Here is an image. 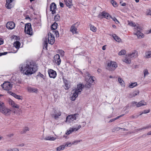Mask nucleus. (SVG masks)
Wrapping results in <instances>:
<instances>
[{"label":"nucleus","instance_id":"nucleus-14","mask_svg":"<svg viewBox=\"0 0 151 151\" xmlns=\"http://www.w3.org/2000/svg\"><path fill=\"white\" fill-rule=\"evenodd\" d=\"M48 73L50 78H54L56 76L57 74L56 71L53 70H49L48 71Z\"/></svg>","mask_w":151,"mask_h":151},{"label":"nucleus","instance_id":"nucleus-54","mask_svg":"<svg viewBox=\"0 0 151 151\" xmlns=\"http://www.w3.org/2000/svg\"><path fill=\"white\" fill-rule=\"evenodd\" d=\"M4 43L3 39L1 38H0V45Z\"/></svg>","mask_w":151,"mask_h":151},{"label":"nucleus","instance_id":"nucleus-5","mask_svg":"<svg viewBox=\"0 0 151 151\" xmlns=\"http://www.w3.org/2000/svg\"><path fill=\"white\" fill-rule=\"evenodd\" d=\"M134 31L136 32L134 33V34L137 36L138 38H141L144 37V35L140 32L141 28L140 26H137L135 28H134Z\"/></svg>","mask_w":151,"mask_h":151},{"label":"nucleus","instance_id":"nucleus-10","mask_svg":"<svg viewBox=\"0 0 151 151\" xmlns=\"http://www.w3.org/2000/svg\"><path fill=\"white\" fill-rule=\"evenodd\" d=\"M79 25V24L76 23L72 25L70 29V31L73 34L77 33V28Z\"/></svg>","mask_w":151,"mask_h":151},{"label":"nucleus","instance_id":"nucleus-26","mask_svg":"<svg viewBox=\"0 0 151 151\" xmlns=\"http://www.w3.org/2000/svg\"><path fill=\"white\" fill-rule=\"evenodd\" d=\"M65 147L64 145H61L56 148V151H60L61 150H63Z\"/></svg>","mask_w":151,"mask_h":151},{"label":"nucleus","instance_id":"nucleus-47","mask_svg":"<svg viewBox=\"0 0 151 151\" xmlns=\"http://www.w3.org/2000/svg\"><path fill=\"white\" fill-rule=\"evenodd\" d=\"M150 111V109L145 110H144L142 112V114H146L149 112Z\"/></svg>","mask_w":151,"mask_h":151},{"label":"nucleus","instance_id":"nucleus-40","mask_svg":"<svg viewBox=\"0 0 151 151\" xmlns=\"http://www.w3.org/2000/svg\"><path fill=\"white\" fill-rule=\"evenodd\" d=\"M113 20H114L116 24L119 23V21L115 17H111Z\"/></svg>","mask_w":151,"mask_h":151},{"label":"nucleus","instance_id":"nucleus-28","mask_svg":"<svg viewBox=\"0 0 151 151\" xmlns=\"http://www.w3.org/2000/svg\"><path fill=\"white\" fill-rule=\"evenodd\" d=\"M58 24L56 22L54 23L52 25L51 29L52 30H55L57 27Z\"/></svg>","mask_w":151,"mask_h":151},{"label":"nucleus","instance_id":"nucleus-48","mask_svg":"<svg viewBox=\"0 0 151 151\" xmlns=\"http://www.w3.org/2000/svg\"><path fill=\"white\" fill-rule=\"evenodd\" d=\"M147 15H151V9L148 10L146 12Z\"/></svg>","mask_w":151,"mask_h":151},{"label":"nucleus","instance_id":"nucleus-24","mask_svg":"<svg viewBox=\"0 0 151 151\" xmlns=\"http://www.w3.org/2000/svg\"><path fill=\"white\" fill-rule=\"evenodd\" d=\"M112 36L114 39L117 42H119L121 41V39L116 35L114 34Z\"/></svg>","mask_w":151,"mask_h":151},{"label":"nucleus","instance_id":"nucleus-19","mask_svg":"<svg viewBox=\"0 0 151 151\" xmlns=\"http://www.w3.org/2000/svg\"><path fill=\"white\" fill-rule=\"evenodd\" d=\"M27 90L28 92L31 93H37L38 91V89L37 88L29 87H27Z\"/></svg>","mask_w":151,"mask_h":151},{"label":"nucleus","instance_id":"nucleus-58","mask_svg":"<svg viewBox=\"0 0 151 151\" xmlns=\"http://www.w3.org/2000/svg\"><path fill=\"white\" fill-rule=\"evenodd\" d=\"M13 151H19V150L17 148H13Z\"/></svg>","mask_w":151,"mask_h":151},{"label":"nucleus","instance_id":"nucleus-27","mask_svg":"<svg viewBox=\"0 0 151 151\" xmlns=\"http://www.w3.org/2000/svg\"><path fill=\"white\" fill-rule=\"evenodd\" d=\"M44 139L45 140H50V141H53L56 138L53 137H45L44 138Z\"/></svg>","mask_w":151,"mask_h":151},{"label":"nucleus","instance_id":"nucleus-18","mask_svg":"<svg viewBox=\"0 0 151 151\" xmlns=\"http://www.w3.org/2000/svg\"><path fill=\"white\" fill-rule=\"evenodd\" d=\"M9 104L11 105L12 107L16 108H19V106L15 104L14 102L11 99H9Z\"/></svg>","mask_w":151,"mask_h":151},{"label":"nucleus","instance_id":"nucleus-22","mask_svg":"<svg viewBox=\"0 0 151 151\" xmlns=\"http://www.w3.org/2000/svg\"><path fill=\"white\" fill-rule=\"evenodd\" d=\"M147 105L146 103L143 100H142L139 102L137 104V107H139L142 106L146 105Z\"/></svg>","mask_w":151,"mask_h":151},{"label":"nucleus","instance_id":"nucleus-43","mask_svg":"<svg viewBox=\"0 0 151 151\" xmlns=\"http://www.w3.org/2000/svg\"><path fill=\"white\" fill-rule=\"evenodd\" d=\"M118 81L119 83H120L121 85H122V84H123L122 82H123L124 81L120 77H119L118 78Z\"/></svg>","mask_w":151,"mask_h":151},{"label":"nucleus","instance_id":"nucleus-25","mask_svg":"<svg viewBox=\"0 0 151 151\" xmlns=\"http://www.w3.org/2000/svg\"><path fill=\"white\" fill-rule=\"evenodd\" d=\"M21 45L20 43L18 41H16L14 43V45L16 48H19Z\"/></svg>","mask_w":151,"mask_h":151},{"label":"nucleus","instance_id":"nucleus-8","mask_svg":"<svg viewBox=\"0 0 151 151\" xmlns=\"http://www.w3.org/2000/svg\"><path fill=\"white\" fill-rule=\"evenodd\" d=\"M78 114H75L73 115H68L66 117V122H71L76 119V117H78Z\"/></svg>","mask_w":151,"mask_h":151},{"label":"nucleus","instance_id":"nucleus-56","mask_svg":"<svg viewBox=\"0 0 151 151\" xmlns=\"http://www.w3.org/2000/svg\"><path fill=\"white\" fill-rule=\"evenodd\" d=\"M14 134L13 133H12V134H8L7 135V136L8 137H11L13 136H14Z\"/></svg>","mask_w":151,"mask_h":151},{"label":"nucleus","instance_id":"nucleus-33","mask_svg":"<svg viewBox=\"0 0 151 151\" xmlns=\"http://www.w3.org/2000/svg\"><path fill=\"white\" fill-rule=\"evenodd\" d=\"M137 85V83L136 82H134L132 83L131 84H130L129 86V87L131 88H134V87L136 86Z\"/></svg>","mask_w":151,"mask_h":151},{"label":"nucleus","instance_id":"nucleus-3","mask_svg":"<svg viewBox=\"0 0 151 151\" xmlns=\"http://www.w3.org/2000/svg\"><path fill=\"white\" fill-rule=\"evenodd\" d=\"M137 55V52L134 51L132 53H130L128 55H126L125 59H124L123 61L126 63L129 64L131 62V59L133 57H136Z\"/></svg>","mask_w":151,"mask_h":151},{"label":"nucleus","instance_id":"nucleus-16","mask_svg":"<svg viewBox=\"0 0 151 151\" xmlns=\"http://www.w3.org/2000/svg\"><path fill=\"white\" fill-rule=\"evenodd\" d=\"M54 58L56 63L58 65H59L60 64L61 62V60L60 58L59 55L58 54L54 56Z\"/></svg>","mask_w":151,"mask_h":151},{"label":"nucleus","instance_id":"nucleus-59","mask_svg":"<svg viewBox=\"0 0 151 151\" xmlns=\"http://www.w3.org/2000/svg\"><path fill=\"white\" fill-rule=\"evenodd\" d=\"M8 93H9V94H10V95H12V96H13V94H14V93H13L12 92V91H8Z\"/></svg>","mask_w":151,"mask_h":151},{"label":"nucleus","instance_id":"nucleus-13","mask_svg":"<svg viewBox=\"0 0 151 151\" xmlns=\"http://www.w3.org/2000/svg\"><path fill=\"white\" fill-rule=\"evenodd\" d=\"M56 5L54 3H52L50 6V11L52 12V13L54 14L56 13Z\"/></svg>","mask_w":151,"mask_h":151},{"label":"nucleus","instance_id":"nucleus-31","mask_svg":"<svg viewBox=\"0 0 151 151\" xmlns=\"http://www.w3.org/2000/svg\"><path fill=\"white\" fill-rule=\"evenodd\" d=\"M145 55L147 58H151V51L146 52Z\"/></svg>","mask_w":151,"mask_h":151},{"label":"nucleus","instance_id":"nucleus-37","mask_svg":"<svg viewBox=\"0 0 151 151\" xmlns=\"http://www.w3.org/2000/svg\"><path fill=\"white\" fill-rule=\"evenodd\" d=\"M60 19V17L59 15L57 14L55 16L54 18V20L55 21L57 22Z\"/></svg>","mask_w":151,"mask_h":151},{"label":"nucleus","instance_id":"nucleus-9","mask_svg":"<svg viewBox=\"0 0 151 151\" xmlns=\"http://www.w3.org/2000/svg\"><path fill=\"white\" fill-rule=\"evenodd\" d=\"M47 39L49 44L52 45L55 42V37L54 35H52L51 33L49 32L48 35Z\"/></svg>","mask_w":151,"mask_h":151},{"label":"nucleus","instance_id":"nucleus-32","mask_svg":"<svg viewBox=\"0 0 151 151\" xmlns=\"http://www.w3.org/2000/svg\"><path fill=\"white\" fill-rule=\"evenodd\" d=\"M126 53V51L125 50H122L119 52L118 55H124Z\"/></svg>","mask_w":151,"mask_h":151},{"label":"nucleus","instance_id":"nucleus-42","mask_svg":"<svg viewBox=\"0 0 151 151\" xmlns=\"http://www.w3.org/2000/svg\"><path fill=\"white\" fill-rule=\"evenodd\" d=\"M72 132H73V130L71 128H70L69 130L67 131L66 132V134H69L71 133Z\"/></svg>","mask_w":151,"mask_h":151},{"label":"nucleus","instance_id":"nucleus-61","mask_svg":"<svg viewBox=\"0 0 151 151\" xmlns=\"http://www.w3.org/2000/svg\"><path fill=\"white\" fill-rule=\"evenodd\" d=\"M60 6L61 7H63L64 5H63V3H62L60 2Z\"/></svg>","mask_w":151,"mask_h":151},{"label":"nucleus","instance_id":"nucleus-6","mask_svg":"<svg viewBox=\"0 0 151 151\" xmlns=\"http://www.w3.org/2000/svg\"><path fill=\"white\" fill-rule=\"evenodd\" d=\"M13 85L10 82L6 81L3 84L1 85L2 88L4 90L6 91H9L11 89Z\"/></svg>","mask_w":151,"mask_h":151},{"label":"nucleus","instance_id":"nucleus-55","mask_svg":"<svg viewBox=\"0 0 151 151\" xmlns=\"http://www.w3.org/2000/svg\"><path fill=\"white\" fill-rule=\"evenodd\" d=\"M24 143H22L21 144H19V145H17V146H19V147H23V146H24Z\"/></svg>","mask_w":151,"mask_h":151},{"label":"nucleus","instance_id":"nucleus-49","mask_svg":"<svg viewBox=\"0 0 151 151\" xmlns=\"http://www.w3.org/2000/svg\"><path fill=\"white\" fill-rule=\"evenodd\" d=\"M29 128L28 127H26L24 130V132H21L22 133H24L26 132V131H29Z\"/></svg>","mask_w":151,"mask_h":151},{"label":"nucleus","instance_id":"nucleus-12","mask_svg":"<svg viewBox=\"0 0 151 151\" xmlns=\"http://www.w3.org/2000/svg\"><path fill=\"white\" fill-rule=\"evenodd\" d=\"M54 113L52 114L51 116L52 117L54 118L55 119H57L59 118V116L61 114V112L58 111L57 112L55 109L54 110Z\"/></svg>","mask_w":151,"mask_h":151},{"label":"nucleus","instance_id":"nucleus-46","mask_svg":"<svg viewBox=\"0 0 151 151\" xmlns=\"http://www.w3.org/2000/svg\"><path fill=\"white\" fill-rule=\"evenodd\" d=\"M21 110H19L18 111L17 110H14V113L16 114L17 115H19L20 114Z\"/></svg>","mask_w":151,"mask_h":151},{"label":"nucleus","instance_id":"nucleus-34","mask_svg":"<svg viewBox=\"0 0 151 151\" xmlns=\"http://www.w3.org/2000/svg\"><path fill=\"white\" fill-rule=\"evenodd\" d=\"M90 29L93 32H96V28L92 25H90Z\"/></svg>","mask_w":151,"mask_h":151},{"label":"nucleus","instance_id":"nucleus-53","mask_svg":"<svg viewBox=\"0 0 151 151\" xmlns=\"http://www.w3.org/2000/svg\"><path fill=\"white\" fill-rule=\"evenodd\" d=\"M60 54H61V55H62L63 56V55H64V52L63 50H61L60 51Z\"/></svg>","mask_w":151,"mask_h":151},{"label":"nucleus","instance_id":"nucleus-17","mask_svg":"<svg viewBox=\"0 0 151 151\" xmlns=\"http://www.w3.org/2000/svg\"><path fill=\"white\" fill-rule=\"evenodd\" d=\"M99 16L100 17L105 18L108 19H109L111 17L110 16L108 13L104 12H103L100 14Z\"/></svg>","mask_w":151,"mask_h":151},{"label":"nucleus","instance_id":"nucleus-11","mask_svg":"<svg viewBox=\"0 0 151 151\" xmlns=\"http://www.w3.org/2000/svg\"><path fill=\"white\" fill-rule=\"evenodd\" d=\"M11 110L8 109L5 106L0 111V112L2 114L6 115H8L10 114L11 112Z\"/></svg>","mask_w":151,"mask_h":151},{"label":"nucleus","instance_id":"nucleus-7","mask_svg":"<svg viewBox=\"0 0 151 151\" xmlns=\"http://www.w3.org/2000/svg\"><path fill=\"white\" fill-rule=\"evenodd\" d=\"M24 32L25 33L31 35L32 34V30L30 23H27L25 24L24 28Z\"/></svg>","mask_w":151,"mask_h":151},{"label":"nucleus","instance_id":"nucleus-2","mask_svg":"<svg viewBox=\"0 0 151 151\" xmlns=\"http://www.w3.org/2000/svg\"><path fill=\"white\" fill-rule=\"evenodd\" d=\"M84 86L83 84H79L77 85V88L73 90V94L71 98V100L74 101L78 96V95L80 94L84 88Z\"/></svg>","mask_w":151,"mask_h":151},{"label":"nucleus","instance_id":"nucleus-62","mask_svg":"<svg viewBox=\"0 0 151 151\" xmlns=\"http://www.w3.org/2000/svg\"><path fill=\"white\" fill-rule=\"evenodd\" d=\"M91 77V79L92 80V83L94 81V79L95 78V77H91V76L90 77V78Z\"/></svg>","mask_w":151,"mask_h":151},{"label":"nucleus","instance_id":"nucleus-4","mask_svg":"<svg viewBox=\"0 0 151 151\" xmlns=\"http://www.w3.org/2000/svg\"><path fill=\"white\" fill-rule=\"evenodd\" d=\"M117 67L116 63L113 61H110L107 63L106 69L108 70L112 71H114Z\"/></svg>","mask_w":151,"mask_h":151},{"label":"nucleus","instance_id":"nucleus-35","mask_svg":"<svg viewBox=\"0 0 151 151\" xmlns=\"http://www.w3.org/2000/svg\"><path fill=\"white\" fill-rule=\"evenodd\" d=\"M128 24L130 26L135 27V28L137 26H139V25H136L134 23H133L132 22H129Z\"/></svg>","mask_w":151,"mask_h":151},{"label":"nucleus","instance_id":"nucleus-50","mask_svg":"<svg viewBox=\"0 0 151 151\" xmlns=\"http://www.w3.org/2000/svg\"><path fill=\"white\" fill-rule=\"evenodd\" d=\"M114 129L115 130V131H118L119 130H120V129H122V128H120V127H114Z\"/></svg>","mask_w":151,"mask_h":151},{"label":"nucleus","instance_id":"nucleus-44","mask_svg":"<svg viewBox=\"0 0 151 151\" xmlns=\"http://www.w3.org/2000/svg\"><path fill=\"white\" fill-rule=\"evenodd\" d=\"M82 141V140L81 139H79V140H76L74 141L72 143V144H76L78 142H81Z\"/></svg>","mask_w":151,"mask_h":151},{"label":"nucleus","instance_id":"nucleus-1","mask_svg":"<svg viewBox=\"0 0 151 151\" xmlns=\"http://www.w3.org/2000/svg\"><path fill=\"white\" fill-rule=\"evenodd\" d=\"M19 68L21 71L27 75H32L37 70L35 63L32 61H27L26 64L20 65Z\"/></svg>","mask_w":151,"mask_h":151},{"label":"nucleus","instance_id":"nucleus-39","mask_svg":"<svg viewBox=\"0 0 151 151\" xmlns=\"http://www.w3.org/2000/svg\"><path fill=\"white\" fill-rule=\"evenodd\" d=\"M52 32L54 33V34L55 35L56 37H58L59 36V33L58 31L54 30L52 31Z\"/></svg>","mask_w":151,"mask_h":151},{"label":"nucleus","instance_id":"nucleus-30","mask_svg":"<svg viewBox=\"0 0 151 151\" xmlns=\"http://www.w3.org/2000/svg\"><path fill=\"white\" fill-rule=\"evenodd\" d=\"M143 73L144 75V77H145L146 76L148 75L149 74V73L147 69H144L143 71Z\"/></svg>","mask_w":151,"mask_h":151},{"label":"nucleus","instance_id":"nucleus-45","mask_svg":"<svg viewBox=\"0 0 151 151\" xmlns=\"http://www.w3.org/2000/svg\"><path fill=\"white\" fill-rule=\"evenodd\" d=\"M71 145V144L70 142H66L65 145H64L65 147H70Z\"/></svg>","mask_w":151,"mask_h":151},{"label":"nucleus","instance_id":"nucleus-23","mask_svg":"<svg viewBox=\"0 0 151 151\" xmlns=\"http://www.w3.org/2000/svg\"><path fill=\"white\" fill-rule=\"evenodd\" d=\"M65 2L66 6L69 8H71L72 6V3L71 0H65Z\"/></svg>","mask_w":151,"mask_h":151},{"label":"nucleus","instance_id":"nucleus-15","mask_svg":"<svg viewBox=\"0 0 151 151\" xmlns=\"http://www.w3.org/2000/svg\"><path fill=\"white\" fill-rule=\"evenodd\" d=\"M15 24L13 22H8L6 24V27L9 29H12L14 28Z\"/></svg>","mask_w":151,"mask_h":151},{"label":"nucleus","instance_id":"nucleus-41","mask_svg":"<svg viewBox=\"0 0 151 151\" xmlns=\"http://www.w3.org/2000/svg\"><path fill=\"white\" fill-rule=\"evenodd\" d=\"M44 47H45L46 49H47V47L48 43L47 41V39H46V40H45L44 42Z\"/></svg>","mask_w":151,"mask_h":151},{"label":"nucleus","instance_id":"nucleus-52","mask_svg":"<svg viewBox=\"0 0 151 151\" xmlns=\"http://www.w3.org/2000/svg\"><path fill=\"white\" fill-rule=\"evenodd\" d=\"M7 53V52H4L1 53L0 52V56L2 55H6Z\"/></svg>","mask_w":151,"mask_h":151},{"label":"nucleus","instance_id":"nucleus-60","mask_svg":"<svg viewBox=\"0 0 151 151\" xmlns=\"http://www.w3.org/2000/svg\"><path fill=\"white\" fill-rule=\"evenodd\" d=\"M73 130V132L74 131H77L78 130V129L77 128H71Z\"/></svg>","mask_w":151,"mask_h":151},{"label":"nucleus","instance_id":"nucleus-64","mask_svg":"<svg viewBox=\"0 0 151 151\" xmlns=\"http://www.w3.org/2000/svg\"><path fill=\"white\" fill-rule=\"evenodd\" d=\"M7 151H13V148H9L7 150Z\"/></svg>","mask_w":151,"mask_h":151},{"label":"nucleus","instance_id":"nucleus-21","mask_svg":"<svg viewBox=\"0 0 151 151\" xmlns=\"http://www.w3.org/2000/svg\"><path fill=\"white\" fill-rule=\"evenodd\" d=\"M139 93V91L138 90L135 91L134 92L131 93L129 94V97L130 98H132L137 95Z\"/></svg>","mask_w":151,"mask_h":151},{"label":"nucleus","instance_id":"nucleus-63","mask_svg":"<svg viewBox=\"0 0 151 151\" xmlns=\"http://www.w3.org/2000/svg\"><path fill=\"white\" fill-rule=\"evenodd\" d=\"M105 46L106 45H104L102 47V49L103 50H105L106 49V48L105 47Z\"/></svg>","mask_w":151,"mask_h":151},{"label":"nucleus","instance_id":"nucleus-51","mask_svg":"<svg viewBox=\"0 0 151 151\" xmlns=\"http://www.w3.org/2000/svg\"><path fill=\"white\" fill-rule=\"evenodd\" d=\"M68 84L65 83V89H68L69 88L68 86Z\"/></svg>","mask_w":151,"mask_h":151},{"label":"nucleus","instance_id":"nucleus-57","mask_svg":"<svg viewBox=\"0 0 151 151\" xmlns=\"http://www.w3.org/2000/svg\"><path fill=\"white\" fill-rule=\"evenodd\" d=\"M150 128V125H149L146 126V127H144V129H148Z\"/></svg>","mask_w":151,"mask_h":151},{"label":"nucleus","instance_id":"nucleus-20","mask_svg":"<svg viewBox=\"0 0 151 151\" xmlns=\"http://www.w3.org/2000/svg\"><path fill=\"white\" fill-rule=\"evenodd\" d=\"M6 6L8 9H10L12 7V5L11 3L14 0H6Z\"/></svg>","mask_w":151,"mask_h":151},{"label":"nucleus","instance_id":"nucleus-38","mask_svg":"<svg viewBox=\"0 0 151 151\" xmlns=\"http://www.w3.org/2000/svg\"><path fill=\"white\" fill-rule=\"evenodd\" d=\"M111 3L114 7H116L117 6V4L116 3L114 0H111Z\"/></svg>","mask_w":151,"mask_h":151},{"label":"nucleus","instance_id":"nucleus-36","mask_svg":"<svg viewBox=\"0 0 151 151\" xmlns=\"http://www.w3.org/2000/svg\"><path fill=\"white\" fill-rule=\"evenodd\" d=\"M5 106L4 103L0 101V111Z\"/></svg>","mask_w":151,"mask_h":151},{"label":"nucleus","instance_id":"nucleus-29","mask_svg":"<svg viewBox=\"0 0 151 151\" xmlns=\"http://www.w3.org/2000/svg\"><path fill=\"white\" fill-rule=\"evenodd\" d=\"M13 96L15 97V98L18 99L19 100H22V97L19 95H17V94L14 93V94H13Z\"/></svg>","mask_w":151,"mask_h":151}]
</instances>
